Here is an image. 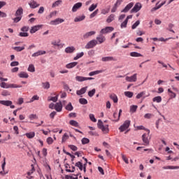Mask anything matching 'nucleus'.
<instances>
[{
	"instance_id": "f257e3e1",
	"label": "nucleus",
	"mask_w": 179,
	"mask_h": 179,
	"mask_svg": "<svg viewBox=\"0 0 179 179\" xmlns=\"http://www.w3.org/2000/svg\"><path fill=\"white\" fill-rule=\"evenodd\" d=\"M98 42L96 39H93L90 41H89L86 45H85V48L86 50H90L91 48H94L96 45H97Z\"/></svg>"
},
{
	"instance_id": "f03ea898",
	"label": "nucleus",
	"mask_w": 179,
	"mask_h": 179,
	"mask_svg": "<svg viewBox=\"0 0 179 179\" xmlns=\"http://www.w3.org/2000/svg\"><path fill=\"white\" fill-rule=\"evenodd\" d=\"M129 125H131V121L130 120L124 121L123 124L121 125L119 127V129H120V132H124V131H126V129H128V128H129Z\"/></svg>"
},
{
	"instance_id": "7ed1b4c3",
	"label": "nucleus",
	"mask_w": 179,
	"mask_h": 179,
	"mask_svg": "<svg viewBox=\"0 0 179 179\" xmlns=\"http://www.w3.org/2000/svg\"><path fill=\"white\" fill-rule=\"evenodd\" d=\"M148 131V134H144L142 136V141L145 146H148L149 145V134H150V130L146 129Z\"/></svg>"
},
{
	"instance_id": "20e7f679",
	"label": "nucleus",
	"mask_w": 179,
	"mask_h": 179,
	"mask_svg": "<svg viewBox=\"0 0 179 179\" xmlns=\"http://www.w3.org/2000/svg\"><path fill=\"white\" fill-rule=\"evenodd\" d=\"M142 9V4L141 3H136L134 8L131 10V13H136Z\"/></svg>"
},
{
	"instance_id": "39448f33",
	"label": "nucleus",
	"mask_w": 179,
	"mask_h": 179,
	"mask_svg": "<svg viewBox=\"0 0 179 179\" xmlns=\"http://www.w3.org/2000/svg\"><path fill=\"white\" fill-rule=\"evenodd\" d=\"M111 31H114V27H106L100 31V34H107L108 33H111Z\"/></svg>"
},
{
	"instance_id": "423d86ee",
	"label": "nucleus",
	"mask_w": 179,
	"mask_h": 179,
	"mask_svg": "<svg viewBox=\"0 0 179 179\" xmlns=\"http://www.w3.org/2000/svg\"><path fill=\"white\" fill-rule=\"evenodd\" d=\"M28 4L29 5L31 9H36V8H38V6H40V3H37V1L34 0H31Z\"/></svg>"
},
{
	"instance_id": "0eeeda50",
	"label": "nucleus",
	"mask_w": 179,
	"mask_h": 179,
	"mask_svg": "<svg viewBox=\"0 0 179 179\" xmlns=\"http://www.w3.org/2000/svg\"><path fill=\"white\" fill-rule=\"evenodd\" d=\"M96 41L98 44H103V43L106 41V37L103 36V34H101L98 36H96Z\"/></svg>"
},
{
	"instance_id": "6e6552de",
	"label": "nucleus",
	"mask_w": 179,
	"mask_h": 179,
	"mask_svg": "<svg viewBox=\"0 0 179 179\" xmlns=\"http://www.w3.org/2000/svg\"><path fill=\"white\" fill-rule=\"evenodd\" d=\"M65 20L62 18H57L56 20H52L50 22V24H52L54 26H57V24H59V23H64Z\"/></svg>"
},
{
	"instance_id": "1a4fd4ad",
	"label": "nucleus",
	"mask_w": 179,
	"mask_h": 179,
	"mask_svg": "<svg viewBox=\"0 0 179 179\" xmlns=\"http://www.w3.org/2000/svg\"><path fill=\"white\" fill-rule=\"evenodd\" d=\"M82 5H83V3L81 2L75 3L72 8V12H73V13L78 12V10L80 9V8H82Z\"/></svg>"
},
{
	"instance_id": "9d476101",
	"label": "nucleus",
	"mask_w": 179,
	"mask_h": 179,
	"mask_svg": "<svg viewBox=\"0 0 179 179\" xmlns=\"http://www.w3.org/2000/svg\"><path fill=\"white\" fill-rule=\"evenodd\" d=\"M126 80L127 82H136L137 80V74L134 73L133 76H127L126 77Z\"/></svg>"
},
{
	"instance_id": "9b49d317",
	"label": "nucleus",
	"mask_w": 179,
	"mask_h": 179,
	"mask_svg": "<svg viewBox=\"0 0 179 179\" xmlns=\"http://www.w3.org/2000/svg\"><path fill=\"white\" fill-rule=\"evenodd\" d=\"M94 34H96V31H94L87 32L83 35V38L84 40H86V38H89V37H92V36H94Z\"/></svg>"
},
{
	"instance_id": "f8f14e48",
	"label": "nucleus",
	"mask_w": 179,
	"mask_h": 179,
	"mask_svg": "<svg viewBox=\"0 0 179 179\" xmlns=\"http://www.w3.org/2000/svg\"><path fill=\"white\" fill-rule=\"evenodd\" d=\"M132 6H134V3L131 2L129 4H127L121 12L123 13H127V12H129V9H131Z\"/></svg>"
},
{
	"instance_id": "ddd939ff",
	"label": "nucleus",
	"mask_w": 179,
	"mask_h": 179,
	"mask_svg": "<svg viewBox=\"0 0 179 179\" xmlns=\"http://www.w3.org/2000/svg\"><path fill=\"white\" fill-rule=\"evenodd\" d=\"M42 26L43 25H36V26L32 27L30 30L31 34L36 33V31H38V30H40V29H41Z\"/></svg>"
},
{
	"instance_id": "4468645a",
	"label": "nucleus",
	"mask_w": 179,
	"mask_h": 179,
	"mask_svg": "<svg viewBox=\"0 0 179 179\" xmlns=\"http://www.w3.org/2000/svg\"><path fill=\"white\" fill-rule=\"evenodd\" d=\"M102 62H110V61H117L113 57H103L101 58Z\"/></svg>"
},
{
	"instance_id": "2eb2a0df",
	"label": "nucleus",
	"mask_w": 179,
	"mask_h": 179,
	"mask_svg": "<svg viewBox=\"0 0 179 179\" xmlns=\"http://www.w3.org/2000/svg\"><path fill=\"white\" fill-rule=\"evenodd\" d=\"M87 90V87H84L81 88L80 90L76 91V94L78 96H82V94H85Z\"/></svg>"
},
{
	"instance_id": "dca6fc26",
	"label": "nucleus",
	"mask_w": 179,
	"mask_h": 179,
	"mask_svg": "<svg viewBox=\"0 0 179 179\" xmlns=\"http://www.w3.org/2000/svg\"><path fill=\"white\" fill-rule=\"evenodd\" d=\"M75 47L73 46H69V47H67L65 48V52L66 54H72V52H75Z\"/></svg>"
},
{
	"instance_id": "f3484780",
	"label": "nucleus",
	"mask_w": 179,
	"mask_h": 179,
	"mask_svg": "<svg viewBox=\"0 0 179 179\" xmlns=\"http://www.w3.org/2000/svg\"><path fill=\"white\" fill-rule=\"evenodd\" d=\"M76 65H78L77 62H71L66 65V68H67V69H72V68H75Z\"/></svg>"
},
{
	"instance_id": "a211bd4d",
	"label": "nucleus",
	"mask_w": 179,
	"mask_h": 179,
	"mask_svg": "<svg viewBox=\"0 0 179 179\" xmlns=\"http://www.w3.org/2000/svg\"><path fill=\"white\" fill-rule=\"evenodd\" d=\"M55 110L57 111L58 113H60V111H62V103H56L55 105Z\"/></svg>"
},
{
	"instance_id": "6ab92c4d",
	"label": "nucleus",
	"mask_w": 179,
	"mask_h": 179,
	"mask_svg": "<svg viewBox=\"0 0 179 179\" xmlns=\"http://www.w3.org/2000/svg\"><path fill=\"white\" fill-rule=\"evenodd\" d=\"M44 54H46L45 50H38L32 54V57H39V55H44Z\"/></svg>"
},
{
	"instance_id": "aec40b11",
	"label": "nucleus",
	"mask_w": 179,
	"mask_h": 179,
	"mask_svg": "<svg viewBox=\"0 0 179 179\" xmlns=\"http://www.w3.org/2000/svg\"><path fill=\"white\" fill-rule=\"evenodd\" d=\"M163 170H178L179 166H166L162 167Z\"/></svg>"
},
{
	"instance_id": "412c9836",
	"label": "nucleus",
	"mask_w": 179,
	"mask_h": 179,
	"mask_svg": "<svg viewBox=\"0 0 179 179\" xmlns=\"http://www.w3.org/2000/svg\"><path fill=\"white\" fill-rule=\"evenodd\" d=\"M0 104H2L3 106H6L7 107H9L10 106H12L13 102H12V101H1L0 100Z\"/></svg>"
},
{
	"instance_id": "4be33fe9",
	"label": "nucleus",
	"mask_w": 179,
	"mask_h": 179,
	"mask_svg": "<svg viewBox=\"0 0 179 179\" xmlns=\"http://www.w3.org/2000/svg\"><path fill=\"white\" fill-rule=\"evenodd\" d=\"M85 19H86V16H85L84 15H80V16H78V17H76L74 19V22H82L83 20H85Z\"/></svg>"
},
{
	"instance_id": "5701e85b",
	"label": "nucleus",
	"mask_w": 179,
	"mask_h": 179,
	"mask_svg": "<svg viewBox=\"0 0 179 179\" xmlns=\"http://www.w3.org/2000/svg\"><path fill=\"white\" fill-rule=\"evenodd\" d=\"M15 15V16H19L22 17V15H23V8L22 7L18 8Z\"/></svg>"
},
{
	"instance_id": "b1692460",
	"label": "nucleus",
	"mask_w": 179,
	"mask_h": 179,
	"mask_svg": "<svg viewBox=\"0 0 179 179\" xmlns=\"http://www.w3.org/2000/svg\"><path fill=\"white\" fill-rule=\"evenodd\" d=\"M51 45H55V47H60L61 46V40H53L52 42H51Z\"/></svg>"
},
{
	"instance_id": "393cba45",
	"label": "nucleus",
	"mask_w": 179,
	"mask_h": 179,
	"mask_svg": "<svg viewBox=\"0 0 179 179\" xmlns=\"http://www.w3.org/2000/svg\"><path fill=\"white\" fill-rule=\"evenodd\" d=\"M60 5H62V0H57L52 4V8H57Z\"/></svg>"
},
{
	"instance_id": "a878e982",
	"label": "nucleus",
	"mask_w": 179,
	"mask_h": 179,
	"mask_svg": "<svg viewBox=\"0 0 179 179\" xmlns=\"http://www.w3.org/2000/svg\"><path fill=\"white\" fill-rule=\"evenodd\" d=\"M25 136L29 139H33V138H34V136H36V133H34V131H31V132H29V133H26Z\"/></svg>"
},
{
	"instance_id": "bb28decb",
	"label": "nucleus",
	"mask_w": 179,
	"mask_h": 179,
	"mask_svg": "<svg viewBox=\"0 0 179 179\" xmlns=\"http://www.w3.org/2000/svg\"><path fill=\"white\" fill-rule=\"evenodd\" d=\"M19 78H23L27 79L29 78V74L24 71H22L18 74Z\"/></svg>"
},
{
	"instance_id": "cd10ccee",
	"label": "nucleus",
	"mask_w": 179,
	"mask_h": 179,
	"mask_svg": "<svg viewBox=\"0 0 179 179\" xmlns=\"http://www.w3.org/2000/svg\"><path fill=\"white\" fill-rule=\"evenodd\" d=\"M115 17V15L114 14H110L108 18L106 19V22L107 23H111V22H113V20H114Z\"/></svg>"
},
{
	"instance_id": "c85d7f7f",
	"label": "nucleus",
	"mask_w": 179,
	"mask_h": 179,
	"mask_svg": "<svg viewBox=\"0 0 179 179\" xmlns=\"http://www.w3.org/2000/svg\"><path fill=\"white\" fill-rule=\"evenodd\" d=\"M168 93L171 99H176L177 97V94L171 91V89H168Z\"/></svg>"
},
{
	"instance_id": "c756f323",
	"label": "nucleus",
	"mask_w": 179,
	"mask_h": 179,
	"mask_svg": "<svg viewBox=\"0 0 179 179\" xmlns=\"http://www.w3.org/2000/svg\"><path fill=\"white\" fill-rule=\"evenodd\" d=\"M76 80L77 82H85V80H86V77L77 76H76Z\"/></svg>"
},
{
	"instance_id": "7c9ffc66",
	"label": "nucleus",
	"mask_w": 179,
	"mask_h": 179,
	"mask_svg": "<svg viewBox=\"0 0 179 179\" xmlns=\"http://www.w3.org/2000/svg\"><path fill=\"white\" fill-rule=\"evenodd\" d=\"M103 72V71L101 70H96L94 71H92L90 73H89V76H94V75H99V73H101Z\"/></svg>"
},
{
	"instance_id": "2f4dec72",
	"label": "nucleus",
	"mask_w": 179,
	"mask_h": 179,
	"mask_svg": "<svg viewBox=\"0 0 179 179\" xmlns=\"http://www.w3.org/2000/svg\"><path fill=\"white\" fill-rule=\"evenodd\" d=\"M124 96H126V97H128L129 99H132V97H134V92L126 91L124 92Z\"/></svg>"
},
{
	"instance_id": "473e14b6",
	"label": "nucleus",
	"mask_w": 179,
	"mask_h": 179,
	"mask_svg": "<svg viewBox=\"0 0 179 179\" xmlns=\"http://www.w3.org/2000/svg\"><path fill=\"white\" fill-rule=\"evenodd\" d=\"M110 99H111L114 103H118V97L115 94H110Z\"/></svg>"
},
{
	"instance_id": "72a5a7b5",
	"label": "nucleus",
	"mask_w": 179,
	"mask_h": 179,
	"mask_svg": "<svg viewBox=\"0 0 179 179\" xmlns=\"http://www.w3.org/2000/svg\"><path fill=\"white\" fill-rule=\"evenodd\" d=\"M65 109L67 110V111H72L73 110V106H72V103H69L66 106Z\"/></svg>"
},
{
	"instance_id": "f704fd0d",
	"label": "nucleus",
	"mask_w": 179,
	"mask_h": 179,
	"mask_svg": "<svg viewBox=\"0 0 179 179\" xmlns=\"http://www.w3.org/2000/svg\"><path fill=\"white\" fill-rule=\"evenodd\" d=\"M83 55H85V53L83 52L77 53V55L73 58L74 61H78V59H79V58H82Z\"/></svg>"
},
{
	"instance_id": "c9c22d12",
	"label": "nucleus",
	"mask_w": 179,
	"mask_h": 179,
	"mask_svg": "<svg viewBox=\"0 0 179 179\" xmlns=\"http://www.w3.org/2000/svg\"><path fill=\"white\" fill-rule=\"evenodd\" d=\"M152 101H154L155 103H162V96H155L152 99Z\"/></svg>"
},
{
	"instance_id": "e433bc0d",
	"label": "nucleus",
	"mask_w": 179,
	"mask_h": 179,
	"mask_svg": "<svg viewBox=\"0 0 179 179\" xmlns=\"http://www.w3.org/2000/svg\"><path fill=\"white\" fill-rule=\"evenodd\" d=\"M13 48L15 50V51H17V52H20V51H23V50H24V46H16Z\"/></svg>"
},
{
	"instance_id": "4c0bfd02",
	"label": "nucleus",
	"mask_w": 179,
	"mask_h": 179,
	"mask_svg": "<svg viewBox=\"0 0 179 179\" xmlns=\"http://www.w3.org/2000/svg\"><path fill=\"white\" fill-rule=\"evenodd\" d=\"M101 131H103V134H108V125L103 126L101 127Z\"/></svg>"
},
{
	"instance_id": "58836bf2",
	"label": "nucleus",
	"mask_w": 179,
	"mask_h": 179,
	"mask_svg": "<svg viewBox=\"0 0 179 179\" xmlns=\"http://www.w3.org/2000/svg\"><path fill=\"white\" fill-rule=\"evenodd\" d=\"M69 138V136L68 135V134L65 133L62 136V143H64V142H66Z\"/></svg>"
},
{
	"instance_id": "ea45409f",
	"label": "nucleus",
	"mask_w": 179,
	"mask_h": 179,
	"mask_svg": "<svg viewBox=\"0 0 179 179\" xmlns=\"http://www.w3.org/2000/svg\"><path fill=\"white\" fill-rule=\"evenodd\" d=\"M19 87H22V85H17L16 84H9L8 89H17Z\"/></svg>"
},
{
	"instance_id": "a19ab883",
	"label": "nucleus",
	"mask_w": 179,
	"mask_h": 179,
	"mask_svg": "<svg viewBox=\"0 0 179 179\" xmlns=\"http://www.w3.org/2000/svg\"><path fill=\"white\" fill-rule=\"evenodd\" d=\"M48 101H53L54 103H57L58 101V95L56 96H52V97H48Z\"/></svg>"
},
{
	"instance_id": "79ce46f5",
	"label": "nucleus",
	"mask_w": 179,
	"mask_h": 179,
	"mask_svg": "<svg viewBox=\"0 0 179 179\" xmlns=\"http://www.w3.org/2000/svg\"><path fill=\"white\" fill-rule=\"evenodd\" d=\"M69 124L72 125V127H79V123L76 122V120H70Z\"/></svg>"
},
{
	"instance_id": "37998d69",
	"label": "nucleus",
	"mask_w": 179,
	"mask_h": 179,
	"mask_svg": "<svg viewBox=\"0 0 179 179\" xmlns=\"http://www.w3.org/2000/svg\"><path fill=\"white\" fill-rule=\"evenodd\" d=\"M110 12V8H103L101 10V15H107V13H109Z\"/></svg>"
},
{
	"instance_id": "c03bdc74",
	"label": "nucleus",
	"mask_w": 179,
	"mask_h": 179,
	"mask_svg": "<svg viewBox=\"0 0 179 179\" xmlns=\"http://www.w3.org/2000/svg\"><path fill=\"white\" fill-rule=\"evenodd\" d=\"M137 109H138V106H136V105H132L130 107V111L131 113H136Z\"/></svg>"
},
{
	"instance_id": "a18cd8bd",
	"label": "nucleus",
	"mask_w": 179,
	"mask_h": 179,
	"mask_svg": "<svg viewBox=\"0 0 179 179\" xmlns=\"http://www.w3.org/2000/svg\"><path fill=\"white\" fill-rule=\"evenodd\" d=\"M0 87L3 89H9V85H8L6 83L2 82L0 84Z\"/></svg>"
},
{
	"instance_id": "49530a36",
	"label": "nucleus",
	"mask_w": 179,
	"mask_h": 179,
	"mask_svg": "<svg viewBox=\"0 0 179 179\" xmlns=\"http://www.w3.org/2000/svg\"><path fill=\"white\" fill-rule=\"evenodd\" d=\"M28 71H29V72H35L36 69L34 68V65L29 64V66L28 67Z\"/></svg>"
},
{
	"instance_id": "de8ad7c7",
	"label": "nucleus",
	"mask_w": 179,
	"mask_h": 179,
	"mask_svg": "<svg viewBox=\"0 0 179 179\" xmlns=\"http://www.w3.org/2000/svg\"><path fill=\"white\" fill-rule=\"evenodd\" d=\"M131 57H142V55L141 53L136 52H132L130 53Z\"/></svg>"
},
{
	"instance_id": "09e8293b",
	"label": "nucleus",
	"mask_w": 179,
	"mask_h": 179,
	"mask_svg": "<svg viewBox=\"0 0 179 179\" xmlns=\"http://www.w3.org/2000/svg\"><path fill=\"white\" fill-rule=\"evenodd\" d=\"M96 94V89H92L91 91L88 92L89 97H93V95Z\"/></svg>"
},
{
	"instance_id": "8fccbe9b",
	"label": "nucleus",
	"mask_w": 179,
	"mask_h": 179,
	"mask_svg": "<svg viewBox=\"0 0 179 179\" xmlns=\"http://www.w3.org/2000/svg\"><path fill=\"white\" fill-rule=\"evenodd\" d=\"M79 103H80V104H83V105L87 104V99H85V98H80V99H79Z\"/></svg>"
},
{
	"instance_id": "3c124183",
	"label": "nucleus",
	"mask_w": 179,
	"mask_h": 179,
	"mask_svg": "<svg viewBox=\"0 0 179 179\" xmlns=\"http://www.w3.org/2000/svg\"><path fill=\"white\" fill-rule=\"evenodd\" d=\"M145 94H146L145 92H141L136 95V98L141 99V98L143 97V96H145Z\"/></svg>"
},
{
	"instance_id": "603ef678",
	"label": "nucleus",
	"mask_w": 179,
	"mask_h": 179,
	"mask_svg": "<svg viewBox=\"0 0 179 179\" xmlns=\"http://www.w3.org/2000/svg\"><path fill=\"white\" fill-rule=\"evenodd\" d=\"M127 24H128V19H126L120 25L121 29H124L127 27Z\"/></svg>"
},
{
	"instance_id": "864d4df0",
	"label": "nucleus",
	"mask_w": 179,
	"mask_h": 179,
	"mask_svg": "<svg viewBox=\"0 0 179 179\" xmlns=\"http://www.w3.org/2000/svg\"><path fill=\"white\" fill-rule=\"evenodd\" d=\"M81 142H82L83 145H86V144L89 143V142H90V140H89V138H83L81 140Z\"/></svg>"
},
{
	"instance_id": "5fc2aeb1",
	"label": "nucleus",
	"mask_w": 179,
	"mask_h": 179,
	"mask_svg": "<svg viewBox=\"0 0 179 179\" xmlns=\"http://www.w3.org/2000/svg\"><path fill=\"white\" fill-rule=\"evenodd\" d=\"M96 8H97V4H92L88 10H90V12H93V10L96 9Z\"/></svg>"
},
{
	"instance_id": "6e6d98bb",
	"label": "nucleus",
	"mask_w": 179,
	"mask_h": 179,
	"mask_svg": "<svg viewBox=\"0 0 179 179\" xmlns=\"http://www.w3.org/2000/svg\"><path fill=\"white\" fill-rule=\"evenodd\" d=\"M89 117H90V120H91L92 122H97V120L96 119V117H94V115L90 114Z\"/></svg>"
},
{
	"instance_id": "4d7b16f0",
	"label": "nucleus",
	"mask_w": 179,
	"mask_h": 179,
	"mask_svg": "<svg viewBox=\"0 0 179 179\" xmlns=\"http://www.w3.org/2000/svg\"><path fill=\"white\" fill-rule=\"evenodd\" d=\"M97 13H99V9H96L90 15V19H93V17H94V16H96Z\"/></svg>"
},
{
	"instance_id": "13d9d810",
	"label": "nucleus",
	"mask_w": 179,
	"mask_h": 179,
	"mask_svg": "<svg viewBox=\"0 0 179 179\" xmlns=\"http://www.w3.org/2000/svg\"><path fill=\"white\" fill-rule=\"evenodd\" d=\"M138 24H141V21L137 20V21L131 26V29H132L133 30H134V29H136V27H137Z\"/></svg>"
},
{
	"instance_id": "bf43d9fd",
	"label": "nucleus",
	"mask_w": 179,
	"mask_h": 179,
	"mask_svg": "<svg viewBox=\"0 0 179 179\" xmlns=\"http://www.w3.org/2000/svg\"><path fill=\"white\" fill-rule=\"evenodd\" d=\"M69 148L73 150V152H76V150H78V147H76V145H69Z\"/></svg>"
},
{
	"instance_id": "052dcab7",
	"label": "nucleus",
	"mask_w": 179,
	"mask_h": 179,
	"mask_svg": "<svg viewBox=\"0 0 179 179\" xmlns=\"http://www.w3.org/2000/svg\"><path fill=\"white\" fill-rule=\"evenodd\" d=\"M43 89H48L50 87V83L46 82V83H42Z\"/></svg>"
},
{
	"instance_id": "680f3d73",
	"label": "nucleus",
	"mask_w": 179,
	"mask_h": 179,
	"mask_svg": "<svg viewBox=\"0 0 179 179\" xmlns=\"http://www.w3.org/2000/svg\"><path fill=\"white\" fill-rule=\"evenodd\" d=\"M152 117H153V114H152V113H146L144 115V118H145L147 120H150V118H152Z\"/></svg>"
},
{
	"instance_id": "e2e57ef3",
	"label": "nucleus",
	"mask_w": 179,
	"mask_h": 179,
	"mask_svg": "<svg viewBox=\"0 0 179 179\" xmlns=\"http://www.w3.org/2000/svg\"><path fill=\"white\" fill-rule=\"evenodd\" d=\"M22 20V17L16 16V17L13 18L14 23H18Z\"/></svg>"
},
{
	"instance_id": "0e129e2a",
	"label": "nucleus",
	"mask_w": 179,
	"mask_h": 179,
	"mask_svg": "<svg viewBox=\"0 0 179 179\" xmlns=\"http://www.w3.org/2000/svg\"><path fill=\"white\" fill-rule=\"evenodd\" d=\"M122 160L124 161L126 164H129V162H128V158H127V157L124 154H122Z\"/></svg>"
},
{
	"instance_id": "69168bd1",
	"label": "nucleus",
	"mask_w": 179,
	"mask_h": 179,
	"mask_svg": "<svg viewBox=\"0 0 179 179\" xmlns=\"http://www.w3.org/2000/svg\"><path fill=\"white\" fill-rule=\"evenodd\" d=\"M19 36L20 37H29V34L27 32H20Z\"/></svg>"
},
{
	"instance_id": "338daca9",
	"label": "nucleus",
	"mask_w": 179,
	"mask_h": 179,
	"mask_svg": "<svg viewBox=\"0 0 179 179\" xmlns=\"http://www.w3.org/2000/svg\"><path fill=\"white\" fill-rule=\"evenodd\" d=\"M52 142H54V140H52V138L49 137L47 138V143H48V145H52Z\"/></svg>"
},
{
	"instance_id": "774afa93",
	"label": "nucleus",
	"mask_w": 179,
	"mask_h": 179,
	"mask_svg": "<svg viewBox=\"0 0 179 179\" xmlns=\"http://www.w3.org/2000/svg\"><path fill=\"white\" fill-rule=\"evenodd\" d=\"M98 128H99V129H101V128L103 126V122L100 120H98Z\"/></svg>"
}]
</instances>
